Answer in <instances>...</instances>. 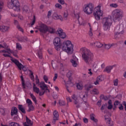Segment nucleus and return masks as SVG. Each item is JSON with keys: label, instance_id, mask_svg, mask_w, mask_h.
Returning <instances> with one entry per match:
<instances>
[{"label": "nucleus", "instance_id": "f257e3e1", "mask_svg": "<svg viewBox=\"0 0 126 126\" xmlns=\"http://www.w3.org/2000/svg\"><path fill=\"white\" fill-rule=\"evenodd\" d=\"M53 44L57 51H60L62 48V50L63 52H65L68 55H72L74 52L73 44L70 40H65L61 45V38L57 37L54 39Z\"/></svg>", "mask_w": 126, "mask_h": 126}, {"label": "nucleus", "instance_id": "f03ea898", "mask_svg": "<svg viewBox=\"0 0 126 126\" xmlns=\"http://www.w3.org/2000/svg\"><path fill=\"white\" fill-rule=\"evenodd\" d=\"M0 53H3V55L4 56V57H9V58H11L10 60L11 61V62H12V63H14L16 65H17L19 69H23L24 71H27V70H28V68H27V67L23 66V65L20 63L19 62H18V61L10 57V55L12 54H13V56H14V57L17 58V51H12L10 49H7L6 50H3L0 51Z\"/></svg>", "mask_w": 126, "mask_h": 126}, {"label": "nucleus", "instance_id": "7ed1b4c3", "mask_svg": "<svg viewBox=\"0 0 126 126\" xmlns=\"http://www.w3.org/2000/svg\"><path fill=\"white\" fill-rule=\"evenodd\" d=\"M83 60L87 63H92L94 61V55L89 49L82 47L80 51Z\"/></svg>", "mask_w": 126, "mask_h": 126}, {"label": "nucleus", "instance_id": "20e7f679", "mask_svg": "<svg viewBox=\"0 0 126 126\" xmlns=\"http://www.w3.org/2000/svg\"><path fill=\"white\" fill-rule=\"evenodd\" d=\"M111 16L114 22H120L124 17V11L121 9H115L112 11Z\"/></svg>", "mask_w": 126, "mask_h": 126}, {"label": "nucleus", "instance_id": "39448f33", "mask_svg": "<svg viewBox=\"0 0 126 126\" xmlns=\"http://www.w3.org/2000/svg\"><path fill=\"white\" fill-rule=\"evenodd\" d=\"M112 24L113 22L111 18L105 17L103 18L102 24L104 31H109Z\"/></svg>", "mask_w": 126, "mask_h": 126}, {"label": "nucleus", "instance_id": "423d86ee", "mask_svg": "<svg viewBox=\"0 0 126 126\" xmlns=\"http://www.w3.org/2000/svg\"><path fill=\"white\" fill-rule=\"evenodd\" d=\"M37 29H38L40 32H55V31H56L55 28L43 23L40 24L39 26L37 27Z\"/></svg>", "mask_w": 126, "mask_h": 126}, {"label": "nucleus", "instance_id": "0eeeda50", "mask_svg": "<svg viewBox=\"0 0 126 126\" xmlns=\"http://www.w3.org/2000/svg\"><path fill=\"white\" fill-rule=\"evenodd\" d=\"M8 7L13 9L16 11H20L18 0H11V2L8 4Z\"/></svg>", "mask_w": 126, "mask_h": 126}, {"label": "nucleus", "instance_id": "6e6552de", "mask_svg": "<svg viewBox=\"0 0 126 126\" xmlns=\"http://www.w3.org/2000/svg\"><path fill=\"white\" fill-rule=\"evenodd\" d=\"M94 15L96 20H100V17L103 15V11L101 10V4L98 5L94 8Z\"/></svg>", "mask_w": 126, "mask_h": 126}, {"label": "nucleus", "instance_id": "1a4fd4ad", "mask_svg": "<svg viewBox=\"0 0 126 126\" xmlns=\"http://www.w3.org/2000/svg\"><path fill=\"white\" fill-rule=\"evenodd\" d=\"M94 9V5L92 3H90L87 5H85L83 9L84 12L86 14H91L93 12Z\"/></svg>", "mask_w": 126, "mask_h": 126}, {"label": "nucleus", "instance_id": "9d476101", "mask_svg": "<svg viewBox=\"0 0 126 126\" xmlns=\"http://www.w3.org/2000/svg\"><path fill=\"white\" fill-rule=\"evenodd\" d=\"M39 85L41 90L39 91L38 94L39 96H42L45 94V91L49 90L48 89V86H47V85L43 82L40 83Z\"/></svg>", "mask_w": 126, "mask_h": 126}, {"label": "nucleus", "instance_id": "9b49d317", "mask_svg": "<svg viewBox=\"0 0 126 126\" xmlns=\"http://www.w3.org/2000/svg\"><path fill=\"white\" fill-rule=\"evenodd\" d=\"M90 46L93 48H102L104 46V44L99 41H95L91 42Z\"/></svg>", "mask_w": 126, "mask_h": 126}, {"label": "nucleus", "instance_id": "f8f14e48", "mask_svg": "<svg viewBox=\"0 0 126 126\" xmlns=\"http://www.w3.org/2000/svg\"><path fill=\"white\" fill-rule=\"evenodd\" d=\"M70 62L73 66H74V67H76V66H77V64L78 63V59L76 58V56H75V55H72Z\"/></svg>", "mask_w": 126, "mask_h": 126}, {"label": "nucleus", "instance_id": "ddd939ff", "mask_svg": "<svg viewBox=\"0 0 126 126\" xmlns=\"http://www.w3.org/2000/svg\"><path fill=\"white\" fill-rule=\"evenodd\" d=\"M80 97L81 99L84 101V103L87 102V93L85 92H82L80 93L79 94Z\"/></svg>", "mask_w": 126, "mask_h": 126}, {"label": "nucleus", "instance_id": "4468645a", "mask_svg": "<svg viewBox=\"0 0 126 126\" xmlns=\"http://www.w3.org/2000/svg\"><path fill=\"white\" fill-rule=\"evenodd\" d=\"M53 18L55 19V20H58V19H60L61 21H63V18L62 16L59 15L57 13H54L53 14Z\"/></svg>", "mask_w": 126, "mask_h": 126}, {"label": "nucleus", "instance_id": "2eb2a0df", "mask_svg": "<svg viewBox=\"0 0 126 126\" xmlns=\"http://www.w3.org/2000/svg\"><path fill=\"white\" fill-rule=\"evenodd\" d=\"M26 102L28 104L29 109L31 111H33V110H34V106H33V105H32V101L28 98L27 99Z\"/></svg>", "mask_w": 126, "mask_h": 126}, {"label": "nucleus", "instance_id": "dca6fc26", "mask_svg": "<svg viewBox=\"0 0 126 126\" xmlns=\"http://www.w3.org/2000/svg\"><path fill=\"white\" fill-rule=\"evenodd\" d=\"M103 80V77L102 76H98L96 80L94 82V85H99L100 82Z\"/></svg>", "mask_w": 126, "mask_h": 126}, {"label": "nucleus", "instance_id": "f3484780", "mask_svg": "<svg viewBox=\"0 0 126 126\" xmlns=\"http://www.w3.org/2000/svg\"><path fill=\"white\" fill-rule=\"evenodd\" d=\"M33 125V122L31 121L28 117H26V122L24 123V126H30Z\"/></svg>", "mask_w": 126, "mask_h": 126}, {"label": "nucleus", "instance_id": "a211bd4d", "mask_svg": "<svg viewBox=\"0 0 126 126\" xmlns=\"http://www.w3.org/2000/svg\"><path fill=\"white\" fill-rule=\"evenodd\" d=\"M116 66V64L111 65V66H107L106 67V68L104 69V71H106L108 73H109V72H111V70L113 69V67H115Z\"/></svg>", "mask_w": 126, "mask_h": 126}, {"label": "nucleus", "instance_id": "6ab92c4d", "mask_svg": "<svg viewBox=\"0 0 126 126\" xmlns=\"http://www.w3.org/2000/svg\"><path fill=\"white\" fill-rule=\"evenodd\" d=\"M8 29H9V27H8L0 26V31L1 32H6V31H8Z\"/></svg>", "mask_w": 126, "mask_h": 126}, {"label": "nucleus", "instance_id": "aec40b11", "mask_svg": "<svg viewBox=\"0 0 126 126\" xmlns=\"http://www.w3.org/2000/svg\"><path fill=\"white\" fill-rule=\"evenodd\" d=\"M58 35L61 39H65V38H66V33L64 32H58Z\"/></svg>", "mask_w": 126, "mask_h": 126}, {"label": "nucleus", "instance_id": "412c9836", "mask_svg": "<svg viewBox=\"0 0 126 126\" xmlns=\"http://www.w3.org/2000/svg\"><path fill=\"white\" fill-rule=\"evenodd\" d=\"M53 121H58L59 120V113L57 111H55L53 112Z\"/></svg>", "mask_w": 126, "mask_h": 126}, {"label": "nucleus", "instance_id": "4be33fe9", "mask_svg": "<svg viewBox=\"0 0 126 126\" xmlns=\"http://www.w3.org/2000/svg\"><path fill=\"white\" fill-rule=\"evenodd\" d=\"M76 87L78 90H82L83 89V84L81 82L77 83L76 84Z\"/></svg>", "mask_w": 126, "mask_h": 126}, {"label": "nucleus", "instance_id": "5701e85b", "mask_svg": "<svg viewBox=\"0 0 126 126\" xmlns=\"http://www.w3.org/2000/svg\"><path fill=\"white\" fill-rule=\"evenodd\" d=\"M16 114H17V108L16 107H13L11 111V116L16 115Z\"/></svg>", "mask_w": 126, "mask_h": 126}, {"label": "nucleus", "instance_id": "b1692460", "mask_svg": "<svg viewBox=\"0 0 126 126\" xmlns=\"http://www.w3.org/2000/svg\"><path fill=\"white\" fill-rule=\"evenodd\" d=\"M91 93L93 95H98L99 94V91L97 89H94L91 91Z\"/></svg>", "mask_w": 126, "mask_h": 126}, {"label": "nucleus", "instance_id": "393cba45", "mask_svg": "<svg viewBox=\"0 0 126 126\" xmlns=\"http://www.w3.org/2000/svg\"><path fill=\"white\" fill-rule=\"evenodd\" d=\"M114 44H103V46H102L103 48H106L107 50H109V49H110V48H111V47H112V46H114Z\"/></svg>", "mask_w": 126, "mask_h": 126}, {"label": "nucleus", "instance_id": "a878e982", "mask_svg": "<svg viewBox=\"0 0 126 126\" xmlns=\"http://www.w3.org/2000/svg\"><path fill=\"white\" fill-rule=\"evenodd\" d=\"M106 124L108 126H114L113 123L111 122V119H106Z\"/></svg>", "mask_w": 126, "mask_h": 126}, {"label": "nucleus", "instance_id": "bb28decb", "mask_svg": "<svg viewBox=\"0 0 126 126\" xmlns=\"http://www.w3.org/2000/svg\"><path fill=\"white\" fill-rule=\"evenodd\" d=\"M72 99L74 100L75 104H78V99H77V96L75 94L72 95Z\"/></svg>", "mask_w": 126, "mask_h": 126}, {"label": "nucleus", "instance_id": "cd10ccee", "mask_svg": "<svg viewBox=\"0 0 126 126\" xmlns=\"http://www.w3.org/2000/svg\"><path fill=\"white\" fill-rule=\"evenodd\" d=\"M91 120L94 122V123H97L98 122V120L95 118V115L92 114L91 115Z\"/></svg>", "mask_w": 126, "mask_h": 126}, {"label": "nucleus", "instance_id": "c85d7f7f", "mask_svg": "<svg viewBox=\"0 0 126 126\" xmlns=\"http://www.w3.org/2000/svg\"><path fill=\"white\" fill-rule=\"evenodd\" d=\"M18 108L20 110V111H21L23 113V114H25V109H24V107H23L22 105H19L18 106Z\"/></svg>", "mask_w": 126, "mask_h": 126}, {"label": "nucleus", "instance_id": "c756f323", "mask_svg": "<svg viewBox=\"0 0 126 126\" xmlns=\"http://www.w3.org/2000/svg\"><path fill=\"white\" fill-rule=\"evenodd\" d=\"M18 108L20 110V111H21L23 113V114H25V109H24V107H23L22 105H19L18 106Z\"/></svg>", "mask_w": 126, "mask_h": 126}, {"label": "nucleus", "instance_id": "7c9ffc66", "mask_svg": "<svg viewBox=\"0 0 126 126\" xmlns=\"http://www.w3.org/2000/svg\"><path fill=\"white\" fill-rule=\"evenodd\" d=\"M74 15L76 18L78 19V23L80 25H82V21L79 20V14L77 13L76 14H74Z\"/></svg>", "mask_w": 126, "mask_h": 126}, {"label": "nucleus", "instance_id": "2f4dec72", "mask_svg": "<svg viewBox=\"0 0 126 126\" xmlns=\"http://www.w3.org/2000/svg\"><path fill=\"white\" fill-rule=\"evenodd\" d=\"M113 108V104H112V100H109L108 101V109L109 110H111V109Z\"/></svg>", "mask_w": 126, "mask_h": 126}, {"label": "nucleus", "instance_id": "473e14b6", "mask_svg": "<svg viewBox=\"0 0 126 126\" xmlns=\"http://www.w3.org/2000/svg\"><path fill=\"white\" fill-rule=\"evenodd\" d=\"M9 126H20V125L17 123L11 122L9 124Z\"/></svg>", "mask_w": 126, "mask_h": 126}, {"label": "nucleus", "instance_id": "72a5a7b5", "mask_svg": "<svg viewBox=\"0 0 126 126\" xmlns=\"http://www.w3.org/2000/svg\"><path fill=\"white\" fill-rule=\"evenodd\" d=\"M22 9L23 11H25V12H28V11H29V7H28V6L26 5L23 7Z\"/></svg>", "mask_w": 126, "mask_h": 126}, {"label": "nucleus", "instance_id": "f704fd0d", "mask_svg": "<svg viewBox=\"0 0 126 126\" xmlns=\"http://www.w3.org/2000/svg\"><path fill=\"white\" fill-rule=\"evenodd\" d=\"M30 96L32 99L33 101L34 102V103H37V99H36V97L34 96V94H31Z\"/></svg>", "mask_w": 126, "mask_h": 126}, {"label": "nucleus", "instance_id": "c9c22d12", "mask_svg": "<svg viewBox=\"0 0 126 126\" xmlns=\"http://www.w3.org/2000/svg\"><path fill=\"white\" fill-rule=\"evenodd\" d=\"M67 16H68V13H67V11L64 12L63 13V19L67 20Z\"/></svg>", "mask_w": 126, "mask_h": 126}, {"label": "nucleus", "instance_id": "e433bc0d", "mask_svg": "<svg viewBox=\"0 0 126 126\" xmlns=\"http://www.w3.org/2000/svg\"><path fill=\"white\" fill-rule=\"evenodd\" d=\"M33 91L34 92H35V93H36L37 94H39V91H40V90H39V88H37L36 86H35V85L33 86Z\"/></svg>", "mask_w": 126, "mask_h": 126}, {"label": "nucleus", "instance_id": "4c0bfd02", "mask_svg": "<svg viewBox=\"0 0 126 126\" xmlns=\"http://www.w3.org/2000/svg\"><path fill=\"white\" fill-rule=\"evenodd\" d=\"M21 78L23 88H26V86L25 85V83L24 82V79L23 78V76H21Z\"/></svg>", "mask_w": 126, "mask_h": 126}, {"label": "nucleus", "instance_id": "58836bf2", "mask_svg": "<svg viewBox=\"0 0 126 126\" xmlns=\"http://www.w3.org/2000/svg\"><path fill=\"white\" fill-rule=\"evenodd\" d=\"M52 66H53V68L57 67V61H52Z\"/></svg>", "mask_w": 126, "mask_h": 126}, {"label": "nucleus", "instance_id": "ea45409f", "mask_svg": "<svg viewBox=\"0 0 126 126\" xmlns=\"http://www.w3.org/2000/svg\"><path fill=\"white\" fill-rule=\"evenodd\" d=\"M64 82L66 86L67 84H69L70 86H72L73 85V84L72 83V82H71V81L70 80H69L67 83L66 82H65V81H64Z\"/></svg>", "mask_w": 126, "mask_h": 126}, {"label": "nucleus", "instance_id": "a19ab883", "mask_svg": "<svg viewBox=\"0 0 126 126\" xmlns=\"http://www.w3.org/2000/svg\"><path fill=\"white\" fill-rule=\"evenodd\" d=\"M43 79L44 81L46 82V83H48V84H51L50 82H48V77H47V76H44Z\"/></svg>", "mask_w": 126, "mask_h": 126}, {"label": "nucleus", "instance_id": "79ce46f5", "mask_svg": "<svg viewBox=\"0 0 126 126\" xmlns=\"http://www.w3.org/2000/svg\"><path fill=\"white\" fill-rule=\"evenodd\" d=\"M59 103L60 106H64V105H65V102H64V101L61 100H59Z\"/></svg>", "mask_w": 126, "mask_h": 126}, {"label": "nucleus", "instance_id": "37998d69", "mask_svg": "<svg viewBox=\"0 0 126 126\" xmlns=\"http://www.w3.org/2000/svg\"><path fill=\"white\" fill-rule=\"evenodd\" d=\"M37 56L39 58V59H42V52L41 51H39L37 52Z\"/></svg>", "mask_w": 126, "mask_h": 126}, {"label": "nucleus", "instance_id": "c03bdc74", "mask_svg": "<svg viewBox=\"0 0 126 126\" xmlns=\"http://www.w3.org/2000/svg\"><path fill=\"white\" fill-rule=\"evenodd\" d=\"M16 49H17V50H21V49H22V47H21V45H20V44L19 43H17Z\"/></svg>", "mask_w": 126, "mask_h": 126}, {"label": "nucleus", "instance_id": "a18cd8bd", "mask_svg": "<svg viewBox=\"0 0 126 126\" xmlns=\"http://www.w3.org/2000/svg\"><path fill=\"white\" fill-rule=\"evenodd\" d=\"M35 21H36V18L35 17V16H33V19L31 23V25L32 26H33V25H34V24H35Z\"/></svg>", "mask_w": 126, "mask_h": 126}, {"label": "nucleus", "instance_id": "49530a36", "mask_svg": "<svg viewBox=\"0 0 126 126\" xmlns=\"http://www.w3.org/2000/svg\"><path fill=\"white\" fill-rule=\"evenodd\" d=\"M100 98L101 99H103L104 100H105V101L108 100V97H107V96H104V95L101 94L100 95Z\"/></svg>", "mask_w": 126, "mask_h": 126}, {"label": "nucleus", "instance_id": "de8ad7c7", "mask_svg": "<svg viewBox=\"0 0 126 126\" xmlns=\"http://www.w3.org/2000/svg\"><path fill=\"white\" fill-rule=\"evenodd\" d=\"M110 6L111 7H114L116 8V7H118V5L117 3H111L110 4Z\"/></svg>", "mask_w": 126, "mask_h": 126}, {"label": "nucleus", "instance_id": "09e8293b", "mask_svg": "<svg viewBox=\"0 0 126 126\" xmlns=\"http://www.w3.org/2000/svg\"><path fill=\"white\" fill-rule=\"evenodd\" d=\"M17 28L19 31H21V32H23V29L21 28L19 25L17 26Z\"/></svg>", "mask_w": 126, "mask_h": 126}, {"label": "nucleus", "instance_id": "8fccbe9b", "mask_svg": "<svg viewBox=\"0 0 126 126\" xmlns=\"http://www.w3.org/2000/svg\"><path fill=\"white\" fill-rule=\"evenodd\" d=\"M29 71L30 72L31 74L30 75L31 79H32V80H33V79H34V75H33V73L32 72V71H31V70H29Z\"/></svg>", "mask_w": 126, "mask_h": 126}, {"label": "nucleus", "instance_id": "3c124183", "mask_svg": "<svg viewBox=\"0 0 126 126\" xmlns=\"http://www.w3.org/2000/svg\"><path fill=\"white\" fill-rule=\"evenodd\" d=\"M55 7H57V8H62L63 7L62 6V5L59 3H57L55 4Z\"/></svg>", "mask_w": 126, "mask_h": 126}, {"label": "nucleus", "instance_id": "603ef678", "mask_svg": "<svg viewBox=\"0 0 126 126\" xmlns=\"http://www.w3.org/2000/svg\"><path fill=\"white\" fill-rule=\"evenodd\" d=\"M120 27H121V26H120V25H117V27L115 28V31L116 32H118V31H120Z\"/></svg>", "mask_w": 126, "mask_h": 126}, {"label": "nucleus", "instance_id": "864d4df0", "mask_svg": "<svg viewBox=\"0 0 126 126\" xmlns=\"http://www.w3.org/2000/svg\"><path fill=\"white\" fill-rule=\"evenodd\" d=\"M3 6V2L2 1H0V11L2 9V7Z\"/></svg>", "mask_w": 126, "mask_h": 126}, {"label": "nucleus", "instance_id": "5fc2aeb1", "mask_svg": "<svg viewBox=\"0 0 126 126\" xmlns=\"http://www.w3.org/2000/svg\"><path fill=\"white\" fill-rule=\"evenodd\" d=\"M66 99L67 100V103H69V102H72L71 98L69 96H66Z\"/></svg>", "mask_w": 126, "mask_h": 126}, {"label": "nucleus", "instance_id": "6e6d98bb", "mask_svg": "<svg viewBox=\"0 0 126 126\" xmlns=\"http://www.w3.org/2000/svg\"><path fill=\"white\" fill-rule=\"evenodd\" d=\"M88 73L91 76L93 74V73L92 72V69H91L90 68L89 69Z\"/></svg>", "mask_w": 126, "mask_h": 126}, {"label": "nucleus", "instance_id": "4d7b16f0", "mask_svg": "<svg viewBox=\"0 0 126 126\" xmlns=\"http://www.w3.org/2000/svg\"><path fill=\"white\" fill-rule=\"evenodd\" d=\"M118 79H116L115 80H114V85H115V86H118Z\"/></svg>", "mask_w": 126, "mask_h": 126}, {"label": "nucleus", "instance_id": "13d9d810", "mask_svg": "<svg viewBox=\"0 0 126 126\" xmlns=\"http://www.w3.org/2000/svg\"><path fill=\"white\" fill-rule=\"evenodd\" d=\"M51 15H52V11H49L47 14L48 18H50L51 17Z\"/></svg>", "mask_w": 126, "mask_h": 126}, {"label": "nucleus", "instance_id": "bf43d9fd", "mask_svg": "<svg viewBox=\"0 0 126 126\" xmlns=\"http://www.w3.org/2000/svg\"><path fill=\"white\" fill-rule=\"evenodd\" d=\"M120 105H121V103H120V102H119V101H116L114 102V105H115V106H119Z\"/></svg>", "mask_w": 126, "mask_h": 126}, {"label": "nucleus", "instance_id": "052dcab7", "mask_svg": "<svg viewBox=\"0 0 126 126\" xmlns=\"http://www.w3.org/2000/svg\"><path fill=\"white\" fill-rule=\"evenodd\" d=\"M83 122L85 123V124H87V123H88V119L86 118H84Z\"/></svg>", "mask_w": 126, "mask_h": 126}, {"label": "nucleus", "instance_id": "680f3d73", "mask_svg": "<svg viewBox=\"0 0 126 126\" xmlns=\"http://www.w3.org/2000/svg\"><path fill=\"white\" fill-rule=\"evenodd\" d=\"M5 47H6L5 43H4L3 45L0 44V49H2L3 48H5Z\"/></svg>", "mask_w": 126, "mask_h": 126}, {"label": "nucleus", "instance_id": "e2e57ef3", "mask_svg": "<svg viewBox=\"0 0 126 126\" xmlns=\"http://www.w3.org/2000/svg\"><path fill=\"white\" fill-rule=\"evenodd\" d=\"M57 78H58V74H55L54 77L53 78L54 81H56Z\"/></svg>", "mask_w": 126, "mask_h": 126}, {"label": "nucleus", "instance_id": "0e129e2a", "mask_svg": "<svg viewBox=\"0 0 126 126\" xmlns=\"http://www.w3.org/2000/svg\"><path fill=\"white\" fill-rule=\"evenodd\" d=\"M59 2H60V3H61V4H64V0H59Z\"/></svg>", "mask_w": 126, "mask_h": 126}, {"label": "nucleus", "instance_id": "69168bd1", "mask_svg": "<svg viewBox=\"0 0 126 126\" xmlns=\"http://www.w3.org/2000/svg\"><path fill=\"white\" fill-rule=\"evenodd\" d=\"M106 108V105L104 104L102 105V107H101V111H103V110H105V108Z\"/></svg>", "mask_w": 126, "mask_h": 126}, {"label": "nucleus", "instance_id": "338daca9", "mask_svg": "<svg viewBox=\"0 0 126 126\" xmlns=\"http://www.w3.org/2000/svg\"><path fill=\"white\" fill-rule=\"evenodd\" d=\"M119 105L120 106L119 107V110H124V107H123V105L120 104Z\"/></svg>", "mask_w": 126, "mask_h": 126}, {"label": "nucleus", "instance_id": "774afa93", "mask_svg": "<svg viewBox=\"0 0 126 126\" xmlns=\"http://www.w3.org/2000/svg\"><path fill=\"white\" fill-rule=\"evenodd\" d=\"M123 104L125 106V111H126V101H124Z\"/></svg>", "mask_w": 126, "mask_h": 126}]
</instances>
